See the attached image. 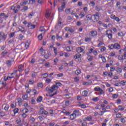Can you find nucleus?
Listing matches in <instances>:
<instances>
[{
  "instance_id": "7c9ffc66",
  "label": "nucleus",
  "mask_w": 126,
  "mask_h": 126,
  "mask_svg": "<svg viewBox=\"0 0 126 126\" xmlns=\"http://www.w3.org/2000/svg\"><path fill=\"white\" fill-rule=\"evenodd\" d=\"M59 93V92L58 91H56L55 93H54L53 94H50V97H53V96H55V95H57Z\"/></svg>"
},
{
  "instance_id": "5701e85b",
  "label": "nucleus",
  "mask_w": 126,
  "mask_h": 126,
  "mask_svg": "<svg viewBox=\"0 0 126 126\" xmlns=\"http://www.w3.org/2000/svg\"><path fill=\"white\" fill-rule=\"evenodd\" d=\"M116 71L117 72H118V73H122V72L123 71V69L121 67H118L116 68Z\"/></svg>"
},
{
  "instance_id": "79ce46f5",
  "label": "nucleus",
  "mask_w": 126,
  "mask_h": 126,
  "mask_svg": "<svg viewBox=\"0 0 126 126\" xmlns=\"http://www.w3.org/2000/svg\"><path fill=\"white\" fill-rule=\"evenodd\" d=\"M36 2V1L35 0H29V3H31V4H33Z\"/></svg>"
},
{
  "instance_id": "ea45409f",
  "label": "nucleus",
  "mask_w": 126,
  "mask_h": 126,
  "mask_svg": "<svg viewBox=\"0 0 126 126\" xmlns=\"http://www.w3.org/2000/svg\"><path fill=\"white\" fill-rule=\"evenodd\" d=\"M23 112L24 114H27V113H28V112H29V110H28V109H27V108H25L23 110Z\"/></svg>"
},
{
  "instance_id": "473e14b6",
  "label": "nucleus",
  "mask_w": 126,
  "mask_h": 126,
  "mask_svg": "<svg viewBox=\"0 0 126 126\" xmlns=\"http://www.w3.org/2000/svg\"><path fill=\"white\" fill-rule=\"evenodd\" d=\"M0 116L2 117H4V116H5V112H3V111H0Z\"/></svg>"
},
{
  "instance_id": "e2e57ef3",
  "label": "nucleus",
  "mask_w": 126,
  "mask_h": 126,
  "mask_svg": "<svg viewBox=\"0 0 126 126\" xmlns=\"http://www.w3.org/2000/svg\"><path fill=\"white\" fill-rule=\"evenodd\" d=\"M45 17L46 18H49V17H50V13L47 12L46 14H45Z\"/></svg>"
},
{
  "instance_id": "1a4fd4ad",
  "label": "nucleus",
  "mask_w": 126,
  "mask_h": 126,
  "mask_svg": "<svg viewBox=\"0 0 126 126\" xmlns=\"http://www.w3.org/2000/svg\"><path fill=\"white\" fill-rule=\"evenodd\" d=\"M93 22H97L98 20H99V17H96L94 16V15L93 16V19L92 20Z\"/></svg>"
},
{
  "instance_id": "6e6d98bb",
  "label": "nucleus",
  "mask_w": 126,
  "mask_h": 126,
  "mask_svg": "<svg viewBox=\"0 0 126 126\" xmlns=\"http://www.w3.org/2000/svg\"><path fill=\"white\" fill-rule=\"evenodd\" d=\"M30 27V29H34V28H35V27H36V25H32Z\"/></svg>"
},
{
  "instance_id": "f257e3e1",
  "label": "nucleus",
  "mask_w": 126,
  "mask_h": 126,
  "mask_svg": "<svg viewBox=\"0 0 126 126\" xmlns=\"http://www.w3.org/2000/svg\"><path fill=\"white\" fill-rule=\"evenodd\" d=\"M58 87H62V83L58 82L56 83V85H53L52 87L48 86L46 87V89L49 93H53L58 89Z\"/></svg>"
},
{
  "instance_id": "f704fd0d",
  "label": "nucleus",
  "mask_w": 126,
  "mask_h": 126,
  "mask_svg": "<svg viewBox=\"0 0 126 126\" xmlns=\"http://www.w3.org/2000/svg\"><path fill=\"white\" fill-rule=\"evenodd\" d=\"M7 65L8 66H11V61L8 60L6 62Z\"/></svg>"
},
{
  "instance_id": "ddd939ff",
  "label": "nucleus",
  "mask_w": 126,
  "mask_h": 126,
  "mask_svg": "<svg viewBox=\"0 0 126 126\" xmlns=\"http://www.w3.org/2000/svg\"><path fill=\"white\" fill-rule=\"evenodd\" d=\"M19 71H23L24 70V65L20 64L18 66Z\"/></svg>"
},
{
  "instance_id": "b1692460",
  "label": "nucleus",
  "mask_w": 126,
  "mask_h": 126,
  "mask_svg": "<svg viewBox=\"0 0 126 126\" xmlns=\"http://www.w3.org/2000/svg\"><path fill=\"white\" fill-rule=\"evenodd\" d=\"M3 106H5V107H4V110H5V111H8V109H9V105L5 104L3 105Z\"/></svg>"
},
{
  "instance_id": "09e8293b",
  "label": "nucleus",
  "mask_w": 126,
  "mask_h": 126,
  "mask_svg": "<svg viewBox=\"0 0 126 126\" xmlns=\"http://www.w3.org/2000/svg\"><path fill=\"white\" fill-rule=\"evenodd\" d=\"M23 38H24V36H23V35H22V34H20L19 37V40H22V39H23Z\"/></svg>"
},
{
  "instance_id": "423d86ee",
  "label": "nucleus",
  "mask_w": 126,
  "mask_h": 126,
  "mask_svg": "<svg viewBox=\"0 0 126 126\" xmlns=\"http://www.w3.org/2000/svg\"><path fill=\"white\" fill-rule=\"evenodd\" d=\"M83 46H82L81 47H78L76 49L77 53H78V54H80V53H82V52L84 51V49L83 48Z\"/></svg>"
},
{
  "instance_id": "9d476101",
  "label": "nucleus",
  "mask_w": 126,
  "mask_h": 126,
  "mask_svg": "<svg viewBox=\"0 0 126 126\" xmlns=\"http://www.w3.org/2000/svg\"><path fill=\"white\" fill-rule=\"evenodd\" d=\"M11 9L14 11L15 13H17L18 10L16 9V7H15L14 5L12 6L11 7Z\"/></svg>"
},
{
  "instance_id": "13d9d810",
  "label": "nucleus",
  "mask_w": 126,
  "mask_h": 126,
  "mask_svg": "<svg viewBox=\"0 0 126 126\" xmlns=\"http://www.w3.org/2000/svg\"><path fill=\"white\" fill-rule=\"evenodd\" d=\"M68 32H70V33H73L74 32V31H73V29L69 28L68 29Z\"/></svg>"
},
{
  "instance_id": "6e6552de",
  "label": "nucleus",
  "mask_w": 126,
  "mask_h": 126,
  "mask_svg": "<svg viewBox=\"0 0 126 126\" xmlns=\"http://www.w3.org/2000/svg\"><path fill=\"white\" fill-rule=\"evenodd\" d=\"M78 106L80 107L82 109H85V108H86V105L85 104L81 103V102H79Z\"/></svg>"
},
{
  "instance_id": "4468645a",
  "label": "nucleus",
  "mask_w": 126,
  "mask_h": 126,
  "mask_svg": "<svg viewBox=\"0 0 126 126\" xmlns=\"http://www.w3.org/2000/svg\"><path fill=\"white\" fill-rule=\"evenodd\" d=\"M46 117H47V115H45V116L41 115L38 117V119L39 121H40V122H43V120H45V119H46Z\"/></svg>"
},
{
  "instance_id": "58836bf2",
  "label": "nucleus",
  "mask_w": 126,
  "mask_h": 126,
  "mask_svg": "<svg viewBox=\"0 0 126 126\" xmlns=\"http://www.w3.org/2000/svg\"><path fill=\"white\" fill-rule=\"evenodd\" d=\"M29 82H30V84L32 85L33 84H34V79H30Z\"/></svg>"
},
{
  "instance_id": "3c124183",
  "label": "nucleus",
  "mask_w": 126,
  "mask_h": 126,
  "mask_svg": "<svg viewBox=\"0 0 126 126\" xmlns=\"http://www.w3.org/2000/svg\"><path fill=\"white\" fill-rule=\"evenodd\" d=\"M27 117V114L26 113H23L22 114V117L23 119H25Z\"/></svg>"
},
{
  "instance_id": "2eb2a0df",
  "label": "nucleus",
  "mask_w": 126,
  "mask_h": 126,
  "mask_svg": "<svg viewBox=\"0 0 126 126\" xmlns=\"http://www.w3.org/2000/svg\"><path fill=\"white\" fill-rule=\"evenodd\" d=\"M92 17H93V16L91 15V14H88L86 16L87 21H89L90 20H91V19H92Z\"/></svg>"
},
{
  "instance_id": "6ab92c4d",
  "label": "nucleus",
  "mask_w": 126,
  "mask_h": 126,
  "mask_svg": "<svg viewBox=\"0 0 126 126\" xmlns=\"http://www.w3.org/2000/svg\"><path fill=\"white\" fill-rule=\"evenodd\" d=\"M82 95L84 97H87V95H88V91H84L82 92Z\"/></svg>"
},
{
  "instance_id": "bf43d9fd",
  "label": "nucleus",
  "mask_w": 126,
  "mask_h": 126,
  "mask_svg": "<svg viewBox=\"0 0 126 126\" xmlns=\"http://www.w3.org/2000/svg\"><path fill=\"white\" fill-rule=\"evenodd\" d=\"M121 122L122 124H125L126 123V120L124 118L121 119Z\"/></svg>"
},
{
  "instance_id": "49530a36",
  "label": "nucleus",
  "mask_w": 126,
  "mask_h": 126,
  "mask_svg": "<svg viewBox=\"0 0 126 126\" xmlns=\"http://www.w3.org/2000/svg\"><path fill=\"white\" fill-rule=\"evenodd\" d=\"M95 9V10H96V11H99V10H101L100 6H96Z\"/></svg>"
},
{
  "instance_id": "8fccbe9b",
  "label": "nucleus",
  "mask_w": 126,
  "mask_h": 126,
  "mask_svg": "<svg viewBox=\"0 0 126 126\" xmlns=\"http://www.w3.org/2000/svg\"><path fill=\"white\" fill-rule=\"evenodd\" d=\"M108 37L109 39H112L113 38V34L112 33H109L108 34Z\"/></svg>"
},
{
  "instance_id": "4be33fe9",
  "label": "nucleus",
  "mask_w": 126,
  "mask_h": 126,
  "mask_svg": "<svg viewBox=\"0 0 126 126\" xmlns=\"http://www.w3.org/2000/svg\"><path fill=\"white\" fill-rule=\"evenodd\" d=\"M19 112V109L18 108H15L13 110V112L14 115H13V117H15V114L18 113Z\"/></svg>"
},
{
  "instance_id": "9b49d317",
  "label": "nucleus",
  "mask_w": 126,
  "mask_h": 126,
  "mask_svg": "<svg viewBox=\"0 0 126 126\" xmlns=\"http://www.w3.org/2000/svg\"><path fill=\"white\" fill-rule=\"evenodd\" d=\"M14 77V76H12L11 77H9V76H5L4 77V81H7V80H10V79H11V78H13Z\"/></svg>"
},
{
  "instance_id": "e433bc0d",
  "label": "nucleus",
  "mask_w": 126,
  "mask_h": 126,
  "mask_svg": "<svg viewBox=\"0 0 126 126\" xmlns=\"http://www.w3.org/2000/svg\"><path fill=\"white\" fill-rule=\"evenodd\" d=\"M123 116H122V114L121 113L117 114H116V118L117 119H120V118H122Z\"/></svg>"
},
{
  "instance_id": "69168bd1",
  "label": "nucleus",
  "mask_w": 126,
  "mask_h": 126,
  "mask_svg": "<svg viewBox=\"0 0 126 126\" xmlns=\"http://www.w3.org/2000/svg\"><path fill=\"white\" fill-rule=\"evenodd\" d=\"M101 59L103 63H106V62H107V61L106 60V58L105 57H102V59Z\"/></svg>"
},
{
  "instance_id": "a878e982",
  "label": "nucleus",
  "mask_w": 126,
  "mask_h": 126,
  "mask_svg": "<svg viewBox=\"0 0 126 126\" xmlns=\"http://www.w3.org/2000/svg\"><path fill=\"white\" fill-rule=\"evenodd\" d=\"M7 37V34H3L2 35V39L3 40V41H5V40H6V38Z\"/></svg>"
},
{
  "instance_id": "c756f323",
  "label": "nucleus",
  "mask_w": 126,
  "mask_h": 126,
  "mask_svg": "<svg viewBox=\"0 0 126 126\" xmlns=\"http://www.w3.org/2000/svg\"><path fill=\"white\" fill-rule=\"evenodd\" d=\"M14 35H15V33L14 32H11L9 34V38H13V37H14Z\"/></svg>"
},
{
  "instance_id": "a19ab883",
  "label": "nucleus",
  "mask_w": 126,
  "mask_h": 126,
  "mask_svg": "<svg viewBox=\"0 0 126 126\" xmlns=\"http://www.w3.org/2000/svg\"><path fill=\"white\" fill-rule=\"evenodd\" d=\"M33 94L34 95H37V94H39V92L37 91L35 89L33 90Z\"/></svg>"
},
{
  "instance_id": "a211bd4d",
  "label": "nucleus",
  "mask_w": 126,
  "mask_h": 126,
  "mask_svg": "<svg viewBox=\"0 0 126 126\" xmlns=\"http://www.w3.org/2000/svg\"><path fill=\"white\" fill-rule=\"evenodd\" d=\"M7 54H8V52L6 50H4L3 52H1V56L2 57H5V56L7 55Z\"/></svg>"
},
{
  "instance_id": "774afa93",
  "label": "nucleus",
  "mask_w": 126,
  "mask_h": 126,
  "mask_svg": "<svg viewBox=\"0 0 126 126\" xmlns=\"http://www.w3.org/2000/svg\"><path fill=\"white\" fill-rule=\"evenodd\" d=\"M38 87H43V84L42 83H38L37 85Z\"/></svg>"
},
{
  "instance_id": "864d4df0",
  "label": "nucleus",
  "mask_w": 126,
  "mask_h": 126,
  "mask_svg": "<svg viewBox=\"0 0 126 126\" xmlns=\"http://www.w3.org/2000/svg\"><path fill=\"white\" fill-rule=\"evenodd\" d=\"M66 52H71V50H70V47L67 46L66 48Z\"/></svg>"
},
{
  "instance_id": "aec40b11",
  "label": "nucleus",
  "mask_w": 126,
  "mask_h": 126,
  "mask_svg": "<svg viewBox=\"0 0 126 126\" xmlns=\"http://www.w3.org/2000/svg\"><path fill=\"white\" fill-rule=\"evenodd\" d=\"M6 85H7V84L5 85L4 82H2L1 83H0V89H1V88H3L4 86L5 88V87H6Z\"/></svg>"
},
{
  "instance_id": "338daca9",
  "label": "nucleus",
  "mask_w": 126,
  "mask_h": 126,
  "mask_svg": "<svg viewBox=\"0 0 126 126\" xmlns=\"http://www.w3.org/2000/svg\"><path fill=\"white\" fill-rule=\"evenodd\" d=\"M45 82L46 83H50V82H51V79L47 78L46 79Z\"/></svg>"
},
{
  "instance_id": "f8f14e48",
  "label": "nucleus",
  "mask_w": 126,
  "mask_h": 126,
  "mask_svg": "<svg viewBox=\"0 0 126 126\" xmlns=\"http://www.w3.org/2000/svg\"><path fill=\"white\" fill-rule=\"evenodd\" d=\"M91 34H92V37H95V36H97V31H92L91 32Z\"/></svg>"
},
{
  "instance_id": "7ed1b4c3",
  "label": "nucleus",
  "mask_w": 126,
  "mask_h": 126,
  "mask_svg": "<svg viewBox=\"0 0 126 126\" xmlns=\"http://www.w3.org/2000/svg\"><path fill=\"white\" fill-rule=\"evenodd\" d=\"M111 47H113V48H111V50H114V49H116V50H120L121 49V45L118 43L111 44Z\"/></svg>"
},
{
  "instance_id": "a18cd8bd",
  "label": "nucleus",
  "mask_w": 126,
  "mask_h": 126,
  "mask_svg": "<svg viewBox=\"0 0 126 126\" xmlns=\"http://www.w3.org/2000/svg\"><path fill=\"white\" fill-rule=\"evenodd\" d=\"M37 76V72H34L32 74V77L34 78Z\"/></svg>"
},
{
  "instance_id": "39448f33",
  "label": "nucleus",
  "mask_w": 126,
  "mask_h": 126,
  "mask_svg": "<svg viewBox=\"0 0 126 126\" xmlns=\"http://www.w3.org/2000/svg\"><path fill=\"white\" fill-rule=\"evenodd\" d=\"M80 57H81V54L80 53L76 54L74 56V58L75 60H78L79 62L81 61V59H80Z\"/></svg>"
},
{
  "instance_id": "2f4dec72",
  "label": "nucleus",
  "mask_w": 126,
  "mask_h": 126,
  "mask_svg": "<svg viewBox=\"0 0 126 126\" xmlns=\"http://www.w3.org/2000/svg\"><path fill=\"white\" fill-rule=\"evenodd\" d=\"M10 107L11 108H12V109H14V108L16 107V103H11L10 105Z\"/></svg>"
},
{
  "instance_id": "20e7f679",
  "label": "nucleus",
  "mask_w": 126,
  "mask_h": 126,
  "mask_svg": "<svg viewBox=\"0 0 126 126\" xmlns=\"http://www.w3.org/2000/svg\"><path fill=\"white\" fill-rule=\"evenodd\" d=\"M64 8H65V2L63 3L62 6L58 8L59 12H62V11H63Z\"/></svg>"
},
{
  "instance_id": "412c9836",
  "label": "nucleus",
  "mask_w": 126,
  "mask_h": 126,
  "mask_svg": "<svg viewBox=\"0 0 126 126\" xmlns=\"http://www.w3.org/2000/svg\"><path fill=\"white\" fill-rule=\"evenodd\" d=\"M4 15V13H0V23H2L3 22V20H2V16Z\"/></svg>"
},
{
  "instance_id": "de8ad7c7",
  "label": "nucleus",
  "mask_w": 126,
  "mask_h": 126,
  "mask_svg": "<svg viewBox=\"0 0 126 126\" xmlns=\"http://www.w3.org/2000/svg\"><path fill=\"white\" fill-rule=\"evenodd\" d=\"M118 96H119V95L115 94H113L112 97L114 98V99H117V98H118Z\"/></svg>"
},
{
  "instance_id": "c03bdc74",
  "label": "nucleus",
  "mask_w": 126,
  "mask_h": 126,
  "mask_svg": "<svg viewBox=\"0 0 126 126\" xmlns=\"http://www.w3.org/2000/svg\"><path fill=\"white\" fill-rule=\"evenodd\" d=\"M22 98L23 100H26L28 98V94H25L24 95H23Z\"/></svg>"
},
{
  "instance_id": "603ef678",
  "label": "nucleus",
  "mask_w": 126,
  "mask_h": 126,
  "mask_svg": "<svg viewBox=\"0 0 126 126\" xmlns=\"http://www.w3.org/2000/svg\"><path fill=\"white\" fill-rule=\"evenodd\" d=\"M21 6H24L25 5H26V3L24 1L21 2L20 3Z\"/></svg>"
},
{
  "instance_id": "0e129e2a",
  "label": "nucleus",
  "mask_w": 126,
  "mask_h": 126,
  "mask_svg": "<svg viewBox=\"0 0 126 126\" xmlns=\"http://www.w3.org/2000/svg\"><path fill=\"white\" fill-rule=\"evenodd\" d=\"M38 38L39 40H40V41H41V40H42V38H43V36H42V34L38 35Z\"/></svg>"
},
{
  "instance_id": "0eeeda50",
  "label": "nucleus",
  "mask_w": 126,
  "mask_h": 126,
  "mask_svg": "<svg viewBox=\"0 0 126 126\" xmlns=\"http://www.w3.org/2000/svg\"><path fill=\"white\" fill-rule=\"evenodd\" d=\"M63 33L62 35H60L59 33L56 34V38L57 40H60V41H63Z\"/></svg>"
},
{
  "instance_id": "4d7b16f0",
  "label": "nucleus",
  "mask_w": 126,
  "mask_h": 126,
  "mask_svg": "<svg viewBox=\"0 0 126 126\" xmlns=\"http://www.w3.org/2000/svg\"><path fill=\"white\" fill-rule=\"evenodd\" d=\"M39 31L40 32H43V31H45V28H44V27H41L39 29Z\"/></svg>"
},
{
  "instance_id": "5fc2aeb1",
  "label": "nucleus",
  "mask_w": 126,
  "mask_h": 126,
  "mask_svg": "<svg viewBox=\"0 0 126 126\" xmlns=\"http://www.w3.org/2000/svg\"><path fill=\"white\" fill-rule=\"evenodd\" d=\"M53 49H54L55 54L56 55H57V54H58V48H55V47H53Z\"/></svg>"
},
{
  "instance_id": "680f3d73",
  "label": "nucleus",
  "mask_w": 126,
  "mask_h": 126,
  "mask_svg": "<svg viewBox=\"0 0 126 126\" xmlns=\"http://www.w3.org/2000/svg\"><path fill=\"white\" fill-rule=\"evenodd\" d=\"M44 66H47V67H50V63H45V64H44Z\"/></svg>"
},
{
  "instance_id": "c9c22d12",
  "label": "nucleus",
  "mask_w": 126,
  "mask_h": 126,
  "mask_svg": "<svg viewBox=\"0 0 126 126\" xmlns=\"http://www.w3.org/2000/svg\"><path fill=\"white\" fill-rule=\"evenodd\" d=\"M93 101H94V102H98L99 101V97H96L93 98Z\"/></svg>"
},
{
  "instance_id": "f03ea898",
  "label": "nucleus",
  "mask_w": 126,
  "mask_h": 126,
  "mask_svg": "<svg viewBox=\"0 0 126 126\" xmlns=\"http://www.w3.org/2000/svg\"><path fill=\"white\" fill-rule=\"evenodd\" d=\"M40 111L38 112V115H44V116H47L48 115V111L44 110V106L43 105L39 107Z\"/></svg>"
},
{
  "instance_id": "4c0bfd02",
  "label": "nucleus",
  "mask_w": 126,
  "mask_h": 126,
  "mask_svg": "<svg viewBox=\"0 0 126 126\" xmlns=\"http://www.w3.org/2000/svg\"><path fill=\"white\" fill-rule=\"evenodd\" d=\"M94 90L95 91H100L101 90V88H100L99 87H95Z\"/></svg>"
},
{
  "instance_id": "dca6fc26",
  "label": "nucleus",
  "mask_w": 126,
  "mask_h": 126,
  "mask_svg": "<svg viewBox=\"0 0 126 126\" xmlns=\"http://www.w3.org/2000/svg\"><path fill=\"white\" fill-rule=\"evenodd\" d=\"M70 120H74V119H76V114L75 113H73L70 115Z\"/></svg>"
},
{
  "instance_id": "c85d7f7f",
  "label": "nucleus",
  "mask_w": 126,
  "mask_h": 126,
  "mask_svg": "<svg viewBox=\"0 0 126 126\" xmlns=\"http://www.w3.org/2000/svg\"><path fill=\"white\" fill-rule=\"evenodd\" d=\"M79 16H81V18H83V17H84V16H85V14L84 13V12H81L79 14Z\"/></svg>"
},
{
  "instance_id": "052dcab7",
  "label": "nucleus",
  "mask_w": 126,
  "mask_h": 126,
  "mask_svg": "<svg viewBox=\"0 0 126 126\" xmlns=\"http://www.w3.org/2000/svg\"><path fill=\"white\" fill-rule=\"evenodd\" d=\"M58 77H63V73H59L57 74Z\"/></svg>"
},
{
  "instance_id": "393cba45",
  "label": "nucleus",
  "mask_w": 126,
  "mask_h": 126,
  "mask_svg": "<svg viewBox=\"0 0 126 126\" xmlns=\"http://www.w3.org/2000/svg\"><path fill=\"white\" fill-rule=\"evenodd\" d=\"M39 52H40L41 55H45V54H46V50H43L42 48L39 49Z\"/></svg>"
},
{
  "instance_id": "bb28decb",
  "label": "nucleus",
  "mask_w": 126,
  "mask_h": 126,
  "mask_svg": "<svg viewBox=\"0 0 126 126\" xmlns=\"http://www.w3.org/2000/svg\"><path fill=\"white\" fill-rule=\"evenodd\" d=\"M42 100H43V97L39 96L37 97L36 101L37 102H42Z\"/></svg>"
},
{
  "instance_id": "cd10ccee",
  "label": "nucleus",
  "mask_w": 126,
  "mask_h": 126,
  "mask_svg": "<svg viewBox=\"0 0 126 126\" xmlns=\"http://www.w3.org/2000/svg\"><path fill=\"white\" fill-rule=\"evenodd\" d=\"M92 40L91 37L90 36L89 37H86L85 39V42H90Z\"/></svg>"
},
{
  "instance_id": "72a5a7b5",
  "label": "nucleus",
  "mask_w": 126,
  "mask_h": 126,
  "mask_svg": "<svg viewBox=\"0 0 126 126\" xmlns=\"http://www.w3.org/2000/svg\"><path fill=\"white\" fill-rule=\"evenodd\" d=\"M75 74H76V75H79V74H80V73H81V71H80V70H76L75 72Z\"/></svg>"
},
{
  "instance_id": "f3484780",
  "label": "nucleus",
  "mask_w": 126,
  "mask_h": 126,
  "mask_svg": "<svg viewBox=\"0 0 126 126\" xmlns=\"http://www.w3.org/2000/svg\"><path fill=\"white\" fill-rule=\"evenodd\" d=\"M87 55L88 56V60L89 61V62H92V61L94 59L93 56H91L89 55V53H87Z\"/></svg>"
},
{
  "instance_id": "37998d69",
  "label": "nucleus",
  "mask_w": 126,
  "mask_h": 126,
  "mask_svg": "<svg viewBox=\"0 0 126 126\" xmlns=\"http://www.w3.org/2000/svg\"><path fill=\"white\" fill-rule=\"evenodd\" d=\"M119 110H120V111H124L125 110V107H123V106H122V105H120L119 107Z\"/></svg>"
}]
</instances>
